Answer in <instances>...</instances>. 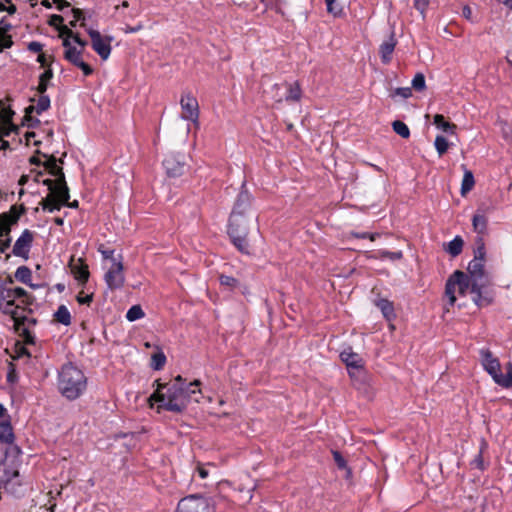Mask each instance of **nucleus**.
<instances>
[{"instance_id":"nucleus-13","label":"nucleus","mask_w":512,"mask_h":512,"mask_svg":"<svg viewBox=\"0 0 512 512\" xmlns=\"http://www.w3.org/2000/svg\"><path fill=\"white\" fill-rule=\"evenodd\" d=\"M341 360L346 364L350 377H355L357 373H361L364 369V361L362 357L355 353L352 348L348 347L340 353Z\"/></svg>"},{"instance_id":"nucleus-11","label":"nucleus","mask_w":512,"mask_h":512,"mask_svg":"<svg viewBox=\"0 0 512 512\" xmlns=\"http://www.w3.org/2000/svg\"><path fill=\"white\" fill-rule=\"evenodd\" d=\"M104 280L110 290L120 289L124 286V267L120 259H113V263L107 270Z\"/></svg>"},{"instance_id":"nucleus-37","label":"nucleus","mask_w":512,"mask_h":512,"mask_svg":"<svg viewBox=\"0 0 512 512\" xmlns=\"http://www.w3.org/2000/svg\"><path fill=\"white\" fill-rule=\"evenodd\" d=\"M52 76H53V73H52V71L50 69L44 71L40 75L39 84H38V87H37V90H38L39 94H44L46 92L47 86H48V82L50 81Z\"/></svg>"},{"instance_id":"nucleus-55","label":"nucleus","mask_w":512,"mask_h":512,"mask_svg":"<svg viewBox=\"0 0 512 512\" xmlns=\"http://www.w3.org/2000/svg\"><path fill=\"white\" fill-rule=\"evenodd\" d=\"M103 256L104 259H109L111 261V264L113 263V259H116L114 257V250H109V249H106V250H102L100 249L99 250Z\"/></svg>"},{"instance_id":"nucleus-3","label":"nucleus","mask_w":512,"mask_h":512,"mask_svg":"<svg viewBox=\"0 0 512 512\" xmlns=\"http://www.w3.org/2000/svg\"><path fill=\"white\" fill-rule=\"evenodd\" d=\"M59 389L70 400L78 398L86 389L83 372L72 364H66L59 373Z\"/></svg>"},{"instance_id":"nucleus-22","label":"nucleus","mask_w":512,"mask_h":512,"mask_svg":"<svg viewBox=\"0 0 512 512\" xmlns=\"http://www.w3.org/2000/svg\"><path fill=\"white\" fill-rule=\"evenodd\" d=\"M47 159L44 162V167L49 171L52 176H59L60 183L64 182V173L61 167L57 165V159L55 156L44 155Z\"/></svg>"},{"instance_id":"nucleus-23","label":"nucleus","mask_w":512,"mask_h":512,"mask_svg":"<svg viewBox=\"0 0 512 512\" xmlns=\"http://www.w3.org/2000/svg\"><path fill=\"white\" fill-rule=\"evenodd\" d=\"M71 271L78 281L85 283L89 278L88 266L83 263L81 259H78V263L73 264L71 267Z\"/></svg>"},{"instance_id":"nucleus-63","label":"nucleus","mask_w":512,"mask_h":512,"mask_svg":"<svg viewBox=\"0 0 512 512\" xmlns=\"http://www.w3.org/2000/svg\"><path fill=\"white\" fill-rule=\"evenodd\" d=\"M10 15L14 14L16 12V6L14 4H10L5 9Z\"/></svg>"},{"instance_id":"nucleus-53","label":"nucleus","mask_w":512,"mask_h":512,"mask_svg":"<svg viewBox=\"0 0 512 512\" xmlns=\"http://www.w3.org/2000/svg\"><path fill=\"white\" fill-rule=\"evenodd\" d=\"M13 44L11 38L6 35H0V47L3 49L11 47Z\"/></svg>"},{"instance_id":"nucleus-2","label":"nucleus","mask_w":512,"mask_h":512,"mask_svg":"<svg viewBox=\"0 0 512 512\" xmlns=\"http://www.w3.org/2000/svg\"><path fill=\"white\" fill-rule=\"evenodd\" d=\"M468 277L471 279V293L477 306L488 305L492 298L488 293L489 279L484 272L483 257H475L468 264Z\"/></svg>"},{"instance_id":"nucleus-29","label":"nucleus","mask_w":512,"mask_h":512,"mask_svg":"<svg viewBox=\"0 0 512 512\" xmlns=\"http://www.w3.org/2000/svg\"><path fill=\"white\" fill-rule=\"evenodd\" d=\"M55 320L65 326L71 324V314L65 305H60L54 313Z\"/></svg>"},{"instance_id":"nucleus-56","label":"nucleus","mask_w":512,"mask_h":512,"mask_svg":"<svg viewBox=\"0 0 512 512\" xmlns=\"http://www.w3.org/2000/svg\"><path fill=\"white\" fill-rule=\"evenodd\" d=\"M93 299V296L92 294L91 295H86V296H78L77 297V301L80 303V304H90L91 301Z\"/></svg>"},{"instance_id":"nucleus-19","label":"nucleus","mask_w":512,"mask_h":512,"mask_svg":"<svg viewBox=\"0 0 512 512\" xmlns=\"http://www.w3.org/2000/svg\"><path fill=\"white\" fill-rule=\"evenodd\" d=\"M19 477V471L13 466L0 462V483L5 485L12 484L15 478Z\"/></svg>"},{"instance_id":"nucleus-46","label":"nucleus","mask_w":512,"mask_h":512,"mask_svg":"<svg viewBox=\"0 0 512 512\" xmlns=\"http://www.w3.org/2000/svg\"><path fill=\"white\" fill-rule=\"evenodd\" d=\"M220 284L229 288H235L238 285V280L232 276L220 275Z\"/></svg>"},{"instance_id":"nucleus-31","label":"nucleus","mask_w":512,"mask_h":512,"mask_svg":"<svg viewBox=\"0 0 512 512\" xmlns=\"http://www.w3.org/2000/svg\"><path fill=\"white\" fill-rule=\"evenodd\" d=\"M377 307L381 310L382 314L387 320H390L395 316L394 307L390 301L386 299H380L377 302Z\"/></svg>"},{"instance_id":"nucleus-51","label":"nucleus","mask_w":512,"mask_h":512,"mask_svg":"<svg viewBox=\"0 0 512 512\" xmlns=\"http://www.w3.org/2000/svg\"><path fill=\"white\" fill-rule=\"evenodd\" d=\"M334 460L337 464V466L341 469L346 468V461L342 457V455L338 451L333 452Z\"/></svg>"},{"instance_id":"nucleus-47","label":"nucleus","mask_w":512,"mask_h":512,"mask_svg":"<svg viewBox=\"0 0 512 512\" xmlns=\"http://www.w3.org/2000/svg\"><path fill=\"white\" fill-rule=\"evenodd\" d=\"M393 97L399 96L403 99L410 98L412 96V89L410 87L396 88L392 94Z\"/></svg>"},{"instance_id":"nucleus-24","label":"nucleus","mask_w":512,"mask_h":512,"mask_svg":"<svg viewBox=\"0 0 512 512\" xmlns=\"http://www.w3.org/2000/svg\"><path fill=\"white\" fill-rule=\"evenodd\" d=\"M396 42L394 41L393 37H390L389 40L384 41L380 45V56L383 63H389L391 60L392 53L394 51Z\"/></svg>"},{"instance_id":"nucleus-9","label":"nucleus","mask_w":512,"mask_h":512,"mask_svg":"<svg viewBox=\"0 0 512 512\" xmlns=\"http://www.w3.org/2000/svg\"><path fill=\"white\" fill-rule=\"evenodd\" d=\"M252 202V195L246 190L245 182L242 183V190L237 196L233 210L231 212L232 223L238 224V221H242V217L247 219V212L250 210Z\"/></svg>"},{"instance_id":"nucleus-6","label":"nucleus","mask_w":512,"mask_h":512,"mask_svg":"<svg viewBox=\"0 0 512 512\" xmlns=\"http://www.w3.org/2000/svg\"><path fill=\"white\" fill-rule=\"evenodd\" d=\"M215 504L211 498L200 495H189L181 499L176 512H215Z\"/></svg>"},{"instance_id":"nucleus-43","label":"nucleus","mask_w":512,"mask_h":512,"mask_svg":"<svg viewBox=\"0 0 512 512\" xmlns=\"http://www.w3.org/2000/svg\"><path fill=\"white\" fill-rule=\"evenodd\" d=\"M15 129H16V127L13 124H12V127L6 126L4 128L2 125H0V130H1V134H0L1 147L0 148L1 149H6L9 147V142L4 140L3 136H8Z\"/></svg>"},{"instance_id":"nucleus-39","label":"nucleus","mask_w":512,"mask_h":512,"mask_svg":"<svg viewBox=\"0 0 512 512\" xmlns=\"http://www.w3.org/2000/svg\"><path fill=\"white\" fill-rule=\"evenodd\" d=\"M435 149L439 156L445 154L449 148L447 139L442 135H437L434 141Z\"/></svg>"},{"instance_id":"nucleus-27","label":"nucleus","mask_w":512,"mask_h":512,"mask_svg":"<svg viewBox=\"0 0 512 512\" xmlns=\"http://www.w3.org/2000/svg\"><path fill=\"white\" fill-rule=\"evenodd\" d=\"M14 440V434L12 427L8 421L0 422V441L6 444L12 443Z\"/></svg>"},{"instance_id":"nucleus-7","label":"nucleus","mask_w":512,"mask_h":512,"mask_svg":"<svg viewBox=\"0 0 512 512\" xmlns=\"http://www.w3.org/2000/svg\"><path fill=\"white\" fill-rule=\"evenodd\" d=\"M238 224L234 225L232 223V216L229 218V226H228V234L233 242V244L237 247V249L242 253H249V244L247 241L248 236V221L242 217V221H238Z\"/></svg>"},{"instance_id":"nucleus-58","label":"nucleus","mask_w":512,"mask_h":512,"mask_svg":"<svg viewBox=\"0 0 512 512\" xmlns=\"http://www.w3.org/2000/svg\"><path fill=\"white\" fill-rule=\"evenodd\" d=\"M197 473H198L199 477L202 478V479L207 478V476L209 474L208 470L205 467H203V466H198L197 467Z\"/></svg>"},{"instance_id":"nucleus-60","label":"nucleus","mask_w":512,"mask_h":512,"mask_svg":"<svg viewBox=\"0 0 512 512\" xmlns=\"http://www.w3.org/2000/svg\"><path fill=\"white\" fill-rule=\"evenodd\" d=\"M142 28H143V25H142V24H138V25H137V26H135V27L127 26V27L124 29V32H125V33H135V32L140 31Z\"/></svg>"},{"instance_id":"nucleus-36","label":"nucleus","mask_w":512,"mask_h":512,"mask_svg":"<svg viewBox=\"0 0 512 512\" xmlns=\"http://www.w3.org/2000/svg\"><path fill=\"white\" fill-rule=\"evenodd\" d=\"M144 311L140 305H133L126 313V319L130 322L139 320L144 317Z\"/></svg>"},{"instance_id":"nucleus-18","label":"nucleus","mask_w":512,"mask_h":512,"mask_svg":"<svg viewBox=\"0 0 512 512\" xmlns=\"http://www.w3.org/2000/svg\"><path fill=\"white\" fill-rule=\"evenodd\" d=\"M27 295L25 289L21 287L10 288L6 284H0V299L9 300L15 303V299L22 298Z\"/></svg>"},{"instance_id":"nucleus-30","label":"nucleus","mask_w":512,"mask_h":512,"mask_svg":"<svg viewBox=\"0 0 512 512\" xmlns=\"http://www.w3.org/2000/svg\"><path fill=\"white\" fill-rule=\"evenodd\" d=\"M301 95L302 91L297 82L287 85V94L285 96L286 101H299L301 99Z\"/></svg>"},{"instance_id":"nucleus-35","label":"nucleus","mask_w":512,"mask_h":512,"mask_svg":"<svg viewBox=\"0 0 512 512\" xmlns=\"http://www.w3.org/2000/svg\"><path fill=\"white\" fill-rule=\"evenodd\" d=\"M472 224L474 230L480 234L484 233L487 228V219L484 215L476 214L473 217Z\"/></svg>"},{"instance_id":"nucleus-61","label":"nucleus","mask_w":512,"mask_h":512,"mask_svg":"<svg viewBox=\"0 0 512 512\" xmlns=\"http://www.w3.org/2000/svg\"><path fill=\"white\" fill-rule=\"evenodd\" d=\"M10 238H7L5 240L2 241L1 245H0V252H5V250L10 246Z\"/></svg>"},{"instance_id":"nucleus-41","label":"nucleus","mask_w":512,"mask_h":512,"mask_svg":"<svg viewBox=\"0 0 512 512\" xmlns=\"http://www.w3.org/2000/svg\"><path fill=\"white\" fill-rule=\"evenodd\" d=\"M50 107V99L47 95L40 94V97L37 101L36 106L32 107V109H35L37 114H41L42 112L46 111Z\"/></svg>"},{"instance_id":"nucleus-4","label":"nucleus","mask_w":512,"mask_h":512,"mask_svg":"<svg viewBox=\"0 0 512 512\" xmlns=\"http://www.w3.org/2000/svg\"><path fill=\"white\" fill-rule=\"evenodd\" d=\"M54 177L56 178L55 180L46 179L43 181V184L48 187L50 193L40 202L42 209L50 213L59 211L70 198L66 181L64 180L60 184V177Z\"/></svg>"},{"instance_id":"nucleus-5","label":"nucleus","mask_w":512,"mask_h":512,"mask_svg":"<svg viewBox=\"0 0 512 512\" xmlns=\"http://www.w3.org/2000/svg\"><path fill=\"white\" fill-rule=\"evenodd\" d=\"M471 291V279L462 271H455L447 280L445 286V295L448 298V304L453 306L456 302V293L466 295Z\"/></svg>"},{"instance_id":"nucleus-38","label":"nucleus","mask_w":512,"mask_h":512,"mask_svg":"<svg viewBox=\"0 0 512 512\" xmlns=\"http://www.w3.org/2000/svg\"><path fill=\"white\" fill-rule=\"evenodd\" d=\"M392 127H393L394 132L397 133L402 138H405V139L409 138L410 130L404 122H402L400 120H396L392 123Z\"/></svg>"},{"instance_id":"nucleus-20","label":"nucleus","mask_w":512,"mask_h":512,"mask_svg":"<svg viewBox=\"0 0 512 512\" xmlns=\"http://www.w3.org/2000/svg\"><path fill=\"white\" fill-rule=\"evenodd\" d=\"M19 218L18 214L3 213L0 215V237H8L10 233V226L15 224Z\"/></svg>"},{"instance_id":"nucleus-17","label":"nucleus","mask_w":512,"mask_h":512,"mask_svg":"<svg viewBox=\"0 0 512 512\" xmlns=\"http://www.w3.org/2000/svg\"><path fill=\"white\" fill-rule=\"evenodd\" d=\"M20 307L18 305H15L14 302L9 300H2L0 299V312L3 314L11 316L14 325L18 322H20L22 319L26 318V316L19 314Z\"/></svg>"},{"instance_id":"nucleus-1","label":"nucleus","mask_w":512,"mask_h":512,"mask_svg":"<svg viewBox=\"0 0 512 512\" xmlns=\"http://www.w3.org/2000/svg\"><path fill=\"white\" fill-rule=\"evenodd\" d=\"M157 388L149 397L151 402L159 403L158 408L172 412H182L191 400L198 401L194 395L200 393V381L195 380L189 384L178 375L173 383L161 384L158 381Z\"/></svg>"},{"instance_id":"nucleus-21","label":"nucleus","mask_w":512,"mask_h":512,"mask_svg":"<svg viewBox=\"0 0 512 512\" xmlns=\"http://www.w3.org/2000/svg\"><path fill=\"white\" fill-rule=\"evenodd\" d=\"M26 322L35 323V320H30L28 317L22 319L20 322L14 325L15 330L23 338L26 344H34L35 337L26 327Z\"/></svg>"},{"instance_id":"nucleus-26","label":"nucleus","mask_w":512,"mask_h":512,"mask_svg":"<svg viewBox=\"0 0 512 512\" xmlns=\"http://www.w3.org/2000/svg\"><path fill=\"white\" fill-rule=\"evenodd\" d=\"M495 383L504 388H512V363L506 365V374L499 372Z\"/></svg>"},{"instance_id":"nucleus-34","label":"nucleus","mask_w":512,"mask_h":512,"mask_svg":"<svg viewBox=\"0 0 512 512\" xmlns=\"http://www.w3.org/2000/svg\"><path fill=\"white\" fill-rule=\"evenodd\" d=\"M15 278L24 284H29L32 279L31 270L26 266H20L15 272Z\"/></svg>"},{"instance_id":"nucleus-16","label":"nucleus","mask_w":512,"mask_h":512,"mask_svg":"<svg viewBox=\"0 0 512 512\" xmlns=\"http://www.w3.org/2000/svg\"><path fill=\"white\" fill-rule=\"evenodd\" d=\"M33 239V232H31L28 229H25L19 236V238L16 240L13 246L12 253L17 257H21L27 260L29 257V252L32 246Z\"/></svg>"},{"instance_id":"nucleus-59","label":"nucleus","mask_w":512,"mask_h":512,"mask_svg":"<svg viewBox=\"0 0 512 512\" xmlns=\"http://www.w3.org/2000/svg\"><path fill=\"white\" fill-rule=\"evenodd\" d=\"M73 41L78 44L80 46L79 49H84V47L86 46L87 42L82 40L79 35L76 33V35L73 37Z\"/></svg>"},{"instance_id":"nucleus-48","label":"nucleus","mask_w":512,"mask_h":512,"mask_svg":"<svg viewBox=\"0 0 512 512\" xmlns=\"http://www.w3.org/2000/svg\"><path fill=\"white\" fill-rule=\"evenodd\" d=\"M60 36L63 37V39H73V37L76 35L70 28H68L65 25H62L58 27Z\"/></svg>"},{"instance_id":"nucleus-15","label":"nucleus","mask_w":512,"mask_h":512,"mask_svg":"<svg viewBox=\"0 0 512 512\" xmlns=\"http://www.w3.org/2000/svg\"><path fill=\"white\" fill-rule=\"evenodd\" d=\"M180 105L182 108L181 117L184 120H189L194 123H197L199 118V105L196 98L193 97L190 93H186L182 95Z\"/></svg>"},{"instance_id":"nucleus-28","label":"nucleus","mask_w":512,"mask_h":512,"mask_svg":"<svg viewBox=\"0 0 512 512\" xmlns=\"http://www.w3.org/2000/svg\"><path fill=\"white\" fill-rule=\"evenodd\" d=\"M434 125L438 128V129H441L443 130L444 132H448V133H451L453 134L455 129H456V125L453 124V123H450L448 121L445 120L444 116L441 115V114H436L434 116V121H433Z\"/></svg>"},{"instance_id":"nucleus-44","label":"nucleus","mask_w":512,"mask_h":512,"mask_svg":"<svg viewBox=\"0 0 512 512\" xmlns=\"http://www.w3.org/2000/svg\"><path fill=\"white\" fill-rule=\"evenodd\" d=\"M327 11L334 16H339L342 13V7L337 4L336 0H325Z\"/></svg>"},{"instance_id":"nucleus-62","label":"nucleus","mask_w":512,"mask_h":512,"mask_svg":"<svg viewBox=\"0 0 512 512\" xmlns=\"http://www.w3.org/2000/svg\"><path fill=\"white\" fill-rule=\"evenodd\" d=\"M471 14H472V11H471L470 7L465 6V7L463 8V16H464L465 18H467V19H470Z\"/></svg>"},{"instance_id":"nucleus-14","label":"nucleus","mask_w":512,"mask_h":512,"mask_svg":"<svg viewBox=\"0 0 512 512\" xmlns=\"http://www.w3.org/2000/svg\"><path fill=\"white\" fill-rule=\"evenodd\" d=\"M480 361L483 369L492 377L493 381L496 382L498 374L501 370V364L499 359L493 355V353L486 348L479 351Z\"/></svg>"},{"instance_id":"nucleus-42","label":"nucleus","mask_w":512,"mask_h":512,"mask_svg":"<svg viewBox=\"0 0 512 512\" xmlns=\"http://www.w3.org/2000/svg\"><path fill=\"white\" fill-rule=\"evenodd\" d=\"M166 362V356L163 352H158L152 355L151 358V366L155 370H160L163 368Z\"/></svg>"},{"instance_id":"nucleus-57","label":"nucleus","mask_w":512,"mask_h":512,"mask_svg":"<svg viewBox=\"0 0 512 512\" xmlns=\"http://www.w3.org/2000/svg\"><path fill=\"white\" fill-rule=\"evenodd\" d=\"M53 2L57 5V9L60 11L70 6V3L65 0H53Z\"/></svg>"},{"instance_id":"nucleus-40","label":"nucleus","mask_w":512,"mask_h":512,"mask_svg":"<svg viewBox=\"0 0 512 512\" xmlns=\"http://www.w3.org/2000/svg\"><path fill=\"white\" fill-rule=\"evenodd\" d=\"M411 86L415 91H424L426 89V81L424 74L417 73L412 79Z\"/></svg>"},{"instance_id":"nucleus-12","label":"nucleus","mask_w":512,"mask_h":512,"mask_svg":"<svg viewBox=\"0 0 512 512\" xmlns=\"http://www.w3.org/2000/svg\"><path fill=\"white\" fill-rule=\"evenodd\" d=\"M163 166L169 177H179L185 170V156L180 153H169L163 160Z\"/></svg>"},{"instance_id":"nucleus-50","label":"nucleus","mask_w":512,"mask_h":512,"mask_svg":"<svg viewBox=\"0 0 512 512\" xmlns=\"http://www.w3.org/2000/svg\"><path fill=\"white\" fill-rule=\"evenodd\" d=\"M64 21L63 17L61 15H57V14H53L50 16V19H49V25L51 26H55V27H60V24H62Z\"/></svg>"},{"instance_id":"nucleus-45","label":"nucleus","mask_w":512,"mask_h":512,"mask_svg":"<svg viewBox=\"0 0 512 512\" xmlns=\"http://www.w3.org/2000/svg\"><path fill=\"white\" fill-rule=\"evenodd\" d=\"M402 256H403V254L401 251L390 252V251H386V250H380L378 252V257L381 259L389 258V259L395 261V260L401 259Z\"/></svg>"},{"instance_id":"nucleus-8","label":"nucleus","mask_w":512,"mask_h":512,"mask_svg":"<svg viewBox=\"0 0 512 512\" xmlns=\"http://www.w3.org/2000/svg\"><path fill=\"white\" fill-rule=\"evenodd\" d=\"M91 38L92 49L100 56L102 60H107L111 54L112 36H102L101 33L92 28L86 29Z\"/></svg>"},{"instance_id":"nucleus-49","label":"nucleus","mask_w":512,"mask_h":512,"mask_svg":"<svg viewBox=\"0 0 512 512\" xmlns=\"http://www.w3.org/2000/svg\"><path fill=\"white\" fill-rule=\"evenodd\" d=\"M429 4V0H414V6L415 8L424 15L426 8Z\"/></svg>"},{"instance_id":"nucleus-33","label":"nucleus","mask_w":512,"mask_h":512,"mask_svg":"<svg viewBox=\"0 0 512 512\" xmlns=\"http://www.w3.org/2000/svg\"><path fill=\"white\" fill-rule=\"evenodd\" d=\"M475 184L473 173L470 170H465L461 184V194L465 195L472 190Z\"/></svg>"},{"instance_id":"nucleus-10","label":"nucleus","mask_w":512,"mask_h":512,"mask_svg":"<svg viewBox=\"0 0 512 512\" xmlns=\"http://www.w3.org/2000/svg\"><path fill=\"white\" fill-rule=\"evenodd\" d=\"M62 45L65 48L64 58L82 70L85 76H89L93 73V69L86 62L82 60V49H79L72 45L69 39H63Z\"/></svg>"},{"instance_id":"nucleus-52","label":"nucleus","mask_w":512,"mask_h":512,"mask_svg":"<svg viewBox=\"0 0 512 512\" xmlns=\"http://www.w3.org/2000/svg\"><path fill=\"white\" fill-rule=\"evenodd\" d=\"M72 14H73V18H75V21H82L81 26L85 27V23H84L85 18L83 17L82 10L78 9V8H73Z\"/></svg>"},{"instance_id":"nucleus-32","label":"nucleus","mask_w":512,"mask_h":512,"mask_svg":"<svg viewBox=\"0 0 512 512\" xmlns=\"http://www.w3.org/2000/svg\"><path fill=\"white\" fill-rule=\"evenodd\" d=\"M463 239L460 236H456L452 241H450L447 245L446 251L452 255L457 256L461 253L463 248Z\"/></svg>"},{"instance_id":"nucleus-64","label":"nucleus","mask_w":512,"mask_h":512,"mask_svg":"<svg viewBox=\"0 0 512 512\" xmlns=\"http://www.w3.org/2000/svg\"><path fill=\"white\" fill-rule=\"evenodd\" d=\"M37 61L42 65L44 66L46 64V57L44 54H39L38 55V58H37Z\"/></svg>"},{"instance_id":"nucleus-54","label":"nucleus","mask_w":512,"mask_h":512,"mask_svg":"<svg viewBox=\"0 0 512 512\" xmlns=\"http://www.w3.org/2000/svg\"><path fill=\"white\" fill-rule=\"evenodd\" d=\"M42 48V44L36 41L30 42L28 45V49L34 53H40L42 51Z\"/></svg>"},{"instance_id":"nucleus-25","label":"nucleus","mask_w":512,"mask_h":512,"mask_svg":"<svg viewBox=\"0 0 512 512\" xmlns=\"http://www.w3.org/2000/svg\"><path fill=\"white\" fill-rule=\"evenodd\" d=\"M14 112L10 107L6 106L4 100H0V125L4 127L11 126L12 127V117Z\"/></svg>"}]
</instances>
